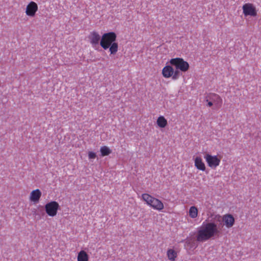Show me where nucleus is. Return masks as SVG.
I'll return each instance as SVG.
<instances>
[{"instance_id": "obj_1", "label": "nucleus", "mask_w": 261, "mask_h": 261, "mask_svg": "<svg viewBox=\"0 0 261 261\" xmlns=\"http://www.w3.org/2000/svg\"><path fill=\"white\" fill-rule=\"evenodd\" d=\"M221 233V228L214 222L205 223L198 228L196 235V241L198 242H204L216 237H219Z\"/></svg>"}, {"instance_id": "obj_2", "label": "nucleus", "mask_w": 261, "mask_h": 261, "mask_svg": "<svg viewBox=\"0 0 261 261\" xmlns=\"http://www.w3.org/2000/svg\"><path fill=\"white\" fill-rule=\"evenodd\" d=\"M117 35L114 32L104 33L101 38L100 45L104 49H109L110 55H115L118 50V44L116 42Z\"/></svg>"}, {"instance_id": "obj_3", "label": "nucleus", "mask_w": 261, "mask_h": 261, "mask_svg": "<svg viewBox=\"0 0 261 261\" xmlns=\"http://www.w3.org/2000/svg\"><path fill=\"white\" fill-rule=\"evenodd\" d=\"M169 62L172 66L175 67L176 70H180L183 72H187L190 68V65L188 62L181 58H172L170 60Z\"/></svg>"}, {"instance_id": "obj_4", "label": "nucleus", "mask_w": 261, "mask_h": 261, "mask_svg": "<svg viewBox=\"0 0 261 261\" xmlns=\"http://www.w3.org/2000/svg\"><path fill=\"white\" fill-rule=\"evenodd\" d=\"M162 74L164 77L169 79L171 77L174 81L177 80L180 76L179 70H174L171 65H166L162 70Z\"/></svg>"}, {"instance_id": "obj_5", "label": "nucleus", "mask_w": 261, "mask_h": 261, "mask_svg": "<svg viewBox=\"0 0 261 261\" xmlns=\"http://www.w3.org/2000/svg\"><path fill=\"white\" fill-rule=\"evenodd\" d=\"M204 159L210 168L215 169L220 165L221 157L220 155H213L207 153L204 154Z\"/></svg>"}, {"instance_id": "obj_6", "label": "nucleus", "mask_w": 261, "mask_h": 261, "mask_svg": "<svg viewBox=\"0 0 261 261\" xmlns=\"http://www.w3.org/2000/svg\"><path fill=\"white\" fill-rule=\"evenodd\" d=\"M44 208L47 215L49 217H54L57 215L60 205L57 201H51L45 205Z\"/></svg>"}, {"instance_id": "obj_7", "label": "nucleus", "mask_w": 261, "mask_h": 261, "mask_svg": "<svg viewBox=\"0 0 261 261\" xmlns=\"http://www.w3.org/2000/svg\"><path fill=\"white\" fill-rule=\"evenodd\" d=\"M242 10L245 16L256 17L257 15V10L255 6L252 3L244 4L242 6Z\"/></svg>"}, {"instance_id": "obj_8", "label": "nucleus", "mask_w": 261, "mask_h": 261, "mask_svg": "<svg viewBox=\"0 0 261 261\" xmlns=\"http://www.w3.org/2000/svg\"><path fill=\"white\" fill-rule=\"evenodd\" d=\"M217 220L218 222H220V227H223V226L221 224V222L223 221L224 225L228 228L232 227L235 222L234 217L231 214L224 215L222 217L218 216Z\"/></svg>"}, {"instance_id": "obj_9", "label": "nucleus", "mask_w": 261, "mask_h": 261, "mask_svg": "<svg viewBox=\"0 0 261 261\" xmlns=\"http://www.w3.org/2000/svg\"><path fill=\"white\" fill-rule=\"evenodd\" d=\"M38 10V7L37 4L35 2L32 1L27 6L25 13L28 16L33 17L35 16Z\"/></svg>"}, {"instance_id": "obj_10", "label": "nucleus", "mask_w": 261, "mask_h": 261, "mask_svg": "<svg viewBox=\"0 0 261 261\" xmlns=\"http://www.w3.org/2000/svg\"><path fill=\"white\" fill-rule=\"evenodd\" d=\"M209 100L213 102L215 108L219 109L221 107L223 103L222 98L217 94L211 93L208 96Z\"/></svg>"}, {"instance_id": "obj_11", "label": "nucleus", "mask_w": 261, "mask_h": 261, "mask_svg": "<svg viewBox=\"0 0 261 261\" xmlns=\"http://www.w3.org/2000/svg\"><path fill=\"white\" fill-rule=\"evenodd\" d=\"M88 38L93 47L98 45L101 39L100 35L95 31L91 32L88 36Z\"/></svg>"}, {"instance_id": "obj_12", "label": "nucleus", "mask_w": 261, "mask_h": 261, "mask_svg": "<svg viewBox=\"0 0 261 261\" xmlns=\"http://www.w3.org/2000/svg\"><path fill=\"white\" fill-rule=\"evenodd\" d=\"M41 195V192L39 189L33 190L30 195V200L31 202H33L34 203H36L39 202Z\"/></svg>"}, {"instance_id": "obj_13", "label": "nucleus", "mask_w": 261, "mask_h": 261, "mask_svg": "<svg viewBox=\"0 0 261 261\" xmlns=\"http://www.w3.org/2000/svg\"><path fill=\"white\" fill-rule=\"evenodd\" d=\"M194 166L199 170L204 171L206 166L201 156H196L194 159Z\"/></svg>"}, {"instance_id": "obj_14", "label": "nucleus", "mask_w": 261, "mask_h": 261, "mask_svg": "<svg viewBox=\"0 0 261 261\" xmlns=\"http://www.w3.org/2000/svg\"><path fill=\"white\" fill-rule=\"evenodd\" d=\"M153 200L154 201L151 204L150 207L160 212L162 211L164 208V205L162 201L156 198H155Z\"/></svg>"}, {"instance_id": "obj_15", "label": "nucleus", "mask_w": 261, "mask_h": 261, "mask_svg": "<svg viewBox=\"0 0 261 261\" xmlns=\"http://www.w3.org/2000/svg\"><path fill=\"white\" fill-rule=\"evenodd\" d=\"M141 197L142 200L146 203V204L150 207L151 204L153 202V200L155 199V197L150 195L147 193H143L141 195Z\"/></svg>"}, {"instance_id": "obj_16", "label": "nucleus", "mask_w": 261, "mask_h": 261, "mask_svg": "<svg viewBox=\"0 0 261 261\" xmlns=\"http://www.w3.org/2000/svg\"><path fill=\"white\" fill-rule=\"evenodd\" d=\"M167 256L170 261H175L177 257V253L173 249H168L167 251Z\"/></svg>"}, {"instance_id": "obj_17", "label": "nucleus", "mask_w": 261, "mask_h": 261, "mask_svg": "<svg viewBox=\"0 0 261 261\" xmlns=\"http://www.w3.org/2000/svg\"><path fill=\"white\" fill-rule=\"evenodd\" d=\"M156 124L160 128H164L168 124L167 119L163 116H160L156 120Z\"/></svg>"}, {"instance_id": "obj_18", "label": "nucleus", "mask_w": 261, "mask_h": 261, "mask_svg": "<svg viewBox=\"0 0 261 261\" xmlns=\"http://www.w3.org/2000/svg\"><path fill=\"white\" fill-rule=\"evenodd\" d=\"M77 261H88L89 255L84 250L80 251L77 254Z\"/></svg>"}, {"instance_id": "obj_19", "label": "nucleus", "mask_w": 261, "mask_h": 261, "mask_svg": "<svg viewBox=\"0 0 261 261\" xmlns=\"http://www.w3.org/2000/svg\"><path fill=\"white\" fill-rule=\"evenodd\" d=\"M198 209L195 206H192L190 207L189 211V217L192 219H195L198 216Z\"/></svg>"}, {"instance_id": "obj_20", "label": "nucleus", "mask_w": 261, "mask_h": 261, "mask_svg": "<svg viewBox=\"0 0 261 261\" xmlns=\"http://www.w3.org/2000/svg\"><path fill=\"white\" fill-rule=\"evenodd\" d=\"M100 151L103 156L109 155L112 152L111 150L106 146L101 147Z\"/></svg>"}, {"instance_id": "obj_21", "label": "nucleus", "mask_w": 261, "mask_h": 261, "mask_svg": "<svg viewBox=\"0 0 261 261\" xmlns=\"http://www.w3.org/2000/svg\"><path fill=\"white\" fill-rule=\"evenodd\" d=\"M96 157V153L92 151L88 152V158L89 159H94Z\"/></svg>"}, {"instance_id": "obj_22", "label": "nucleus", "mask_w": 261, "mask_h": 261, "mask_svg": "<svg viewBox=\"0 0 261 261\" xmlns=\"http://www.w3.org/2000/svg\"><path fill=\"white\" fill-rule=\"evenodd\" d=\"M206 101H207V106L211 107L212 106H213L214 105L212 101L211 100H209L208 98L206 99Z\"/></svg>"}]
</instances>
